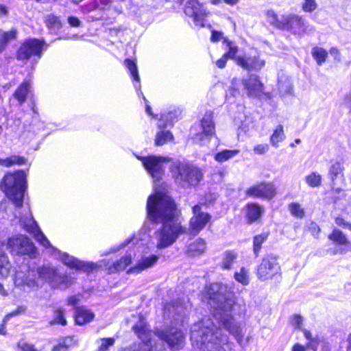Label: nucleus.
<instances>
[{
    "instance_id": "obj_22",
    "label": "nucleus",
    "mask_w": 351,
    "mask_h": 351,
    "mask_svg": "<svg viewBox=\"0 0 351 351\" xmlns=\"http://www.w3.org/2000/svg\"><path fill=\"white\" fill-rule=\"evenodd\" d=\"M242 84L250 97H257L262 92L263 84L256 75H250L247 78L243 79Z\"/></svg>"
},
{
    "instance_id": "obj_33",
    "label": "nucleus",
    "mask_w": 351,
    "mask_h": 351,
    "mask_svg": "<svg viewBox=\"0 0 351 351\" xmlns=\"http://www.w3.org/2000/svg\"><path fill=\"white\" fill-rule=\"evenodd\" d=\"M237 253L234 251H226L223 254L221 267L223 270H230L232 268L237 258Z\"/></svg>"
},
{
    "instance_id": "obj_64",
    "label": "nucleus",
    "mask_w": 351,
    "mask_h": 351,
    "mask_svg": "<svg viewBox=\"0 0 351 351\" xmlns=\"http://www.w3.org/2000/svg\"><path fill=\"white\" fill-rule=\"evenodd\" d=\"M343 104L351 112V89L349 93L345 97Z\"/></svg>"
},
{
    "instance_id": "obj_55",
    "label": "nucleus",
    "mask_w": 351,
    "mask_h": 351,
    "mask_svg": "<svg viewBox=\"0 0 351 351\" xmlns=\"http://www.w3.org/2000/svg\"><path fill=\"white\" fill-rule=\"evenodd\" d=\"M228 46L229 47L228 51L224 56L228 58H234L238 51L237 47L232 45L230 42H228Z\"/></svg>"
},
{
    "instance_id": "obj_27",
    "label": "nucleus",
    "mask_w": 351,
    "mask_h": 351,
    "mask_svg": "<svg viewBox=\"0 0 351 351\" xmlns=\"http://www.w3.org/2000/svg\"><path fill=\"white\" fill-rule=\"evenodd\" d=\"M278 87L280 97L293 95V84L291 80L287 77H280L278 79Z\"/></svg>"
},
{
    "instance_id": "obj_52",
    "label": "nucleus",
    "mask_w": 351,
    "mask_h": 351,
    "mask_svg": "<svg viewBox=\"0 0 351 351\" xmlns=\"http://www.w3.org/2000/svg\"><path fill=\"white\" fill-rule=\"evenodd\" d=\"M26 276L21 271H17L14 277V285L18 287L25 286Z\"/></svg>"
},
{
    "instance_id": "obj_29",
    "label": "nucleus",
    "mask_w": 351,
    "mask_h": 351,
    "mask_svg": "<svg viewBox=\"0 0 351 351\" xmlns=\"http://www.w3.org/2000/svg\"><path fill=\"white\" fill-rule=\"evenodd\" d=\"M44 22L49 31L54 34H57L62 27L60 18L53 14H47L45 16Z\"/></svg>"
},
{
    "instance_id": "obj_60",
    "label": "nucleus",
    "mask_w": 351,
    "mask_h": 351,
    "mask_svg": "<svg viewBox=\"0 0 351 351\" xmlns=\"http://www.w3.org/2000/svg\"><path fill=\"white\" fill-rule=\"evenodd\" d=\"M20 351H38L33 345L23 342L19 343Z\"/></svg>"
},
{
    "instance_id": "obj_9",
    "label": "nucleus",
    "mask_w": 351,
    "mask_h": 351,
    "mask_svg": "<svg viewBox=\"0 0 351 351\" xmlns=\"http://www.w3.org/2000/svg\"><path fill=\"white\" fill-rule=\"evenodd\" d=\"M141 160L147 172L152 176L154 182L160 181L165 172L164 164L167 159L162 156H149L138 157Z\"/></svg>"
},
{
    "instance_id": "obj_45",
    "label": "nucleus",
    "mask_w": 351,
    "mask_h": 351,
    "mask_svg": "<svg viewBox=\"0 0 351 351\" xmlns=\"http://www.w3.org/2000/svg\"><path fill=\"white\" fill-rule=\"evenodd\" d=\"M49 325L53 326L55 324H60L62 326L66 325V320L64 317V310L59 308L54 312V316L52 320L49 322Z\"/></svg>"
},
{
    "instance_id": "obj_51",
    "label": "nucleus",
    "mask_w": 351,
    "mask_h": 351,
    "mask_svg": "<svg viewBox=\"0 0 351 351\" xmlns=\"http://www.w3.org/2000/svg\"><path fill=\"white\" fill-rule=\"evenodd\" d=\"M317 8V4L315 0H304L302 4V9L304 12H312Z\"/></svg>"
},
{
    "instance_id": "obj_2",
    "label": "nucleus",
    "mask_w": 351,
    "mask_h": 351,
    "mask_svg": "<svg viewBox=\"0 0 351 351\" xmlns=\"http://www.w3.org/2000/svg\"><path fill=\"white\" fill-rule=\"evenodd\" d=\"M207 295L208 304L214 310L215 319L241 344L245 334L243 328L240 323L234 321L231 314L235 304L234 294L226 285L213 283L208 289Z\"/></svg>"
},
{
    "instance_id": "obj_16",
    "label": "nucleus",
    "mask_w": 351,
    "mask_h": 351,
    "mask_svg": "<svg viewBox=\"0 0 351 351\" xmlns=\"http://www.w3.org/2000/svg\"><path fill=\"white\" fill-rule=\"evenodd\" d=\"M283 25L281 30L289 31L293 34L302 35L307 31L305 20L297 14H283Z\"/></svg>"
},
{
    "instance_id": "obj_39",
    "label": "nucleus",
    "mask_w": 351,
    "mask_h": 351,
    "mask_svg": "<svg viewBox=\"0 0 351 351\" xmlns=\"http://www.w3.org/2000/svg\"><path fill=\"white\" fill-rule=\"evenodd\" d=\"M285 138V134L284 133L283 126L282 125H279L271 136L270 143L273 147H278V143L283 141Z\"/></svg>"
},
{
    "instance_id": "obj_7",
    "label": "nucleus",
    "mask_w": 351,
    "mask_h": 351,
    "mask_svg": "<svg viewBox=\"0 0 351 351\" xmlns=\"http://www.w3.org/2000/svg\"><path fill=\"white\" fill-rule=\"evenodd\" d=\"M170 169L176 182L183 188L196 186L203 178L201 169L188 163L175 162Z\"/></svg>"
},
{
    "instance_id": "obj_5",
    "label": "nucleus",
    "mask_w": 351,
    "mask_h": 351,
    "mask_svg": "<svg viewBox=\"0 0 351 351\" xmlns=\"http://www.w3.org/2000/svg\"><path fill=\"white\" fill-rule=\"evenodd\" d=\"M26 173L23 170L9 173L3 177L1 188L16 208L23 206L27 189Z\"/></svg>"
},
{
    "instance_id": "obj_4",
    "label": "nucleus",
    "mask_w": 351,
    "mask_h": 351,
    "mask_svg": "<svg viewBox=\"0 0 351 351\" xmlns=\"http://www.w3.org/2000/svg\"><path fill=\"white\" fill-rule=\"evenodd\" d=\"M8 247L11 252L16 254L27 255L30 258H35L37 253L34 243L25 235L10 238L7 244L0 241V278H7L12 267L5 252Z\"/></svg>"
},
{
    "instance_id": "obj_59",
    "label": "nucleus",
    "mask_w": 351,
    "mask_h": 351,
    "mask_svg": "<svg viewBox=\"0 0 351 351\" xmlns=\"http://www.w3.org/2000/svg\"><path fill=\"white\" fill-rule=\"evenodd\" d=\"M309 231L314 237H317L320 232V228L318 225L315 222H311L308 227Z\"/></svg>"
},
{
    "instance_id": "obj_47",
    "label": "nucleus",
    "mask_w": 351,
    "mask_h": 351,
    "mask_svg": "<svg viewBox=\"0 0 351 351\" xmlns=\"http://www.w3.org/2000/svg\"><path fill=\"white\" fill-rule=\"evenodd\" d=\"M234 278L243 285H247L250 282L248 271L244 267L241 268L239 271L235 272Z\"/></svg>"
},
{
    "instance_id": "obj_53",
    "label": "nucleus",
    "mask_w": 351,
    "mask_h": 351,
    "mask_svg": "<svg viewBox=\"0 0 351 351\" xmlns=\"http://www.w3.org/2000/svg\"><path fill=\"white\" fill-rule=\"evenodd\" d=\"M133 241H134L133 237L127 239L123 243H122L119 245L114 246V247H112L110 250V252L108 253H115V252L119 251L121 249L129 245L130 244L134 245V242Z\"/></svg>"
},
{
    "instance_id": "obj_20",
    "label": "nucleus",
    "mask_w": 351,
    "mask_h": 351,
    "mask_svg": "<svg viewBox=\"0 0 351 351\" xmlns=\"http://www.w3.org/2000/svg\"><path fill=\"white\" fill-rule=\"evenodd\" d=\"M159 256L156 254H150L148 256H143L136 263V264L131 267L128 273L139 274L141 271L153 267L158 261Z\"/></svg>"
},
{
    "instance_id": "obj_13",
    "label": "nucleus",
    "mask_w": 351,
    "mask_h": 351,
    "mask_svg": "<svg viewBox=\"0 0 351 351\" xmlns=\"http://www.w3.org/2000/svg\"><path fill=\"white\" fill-rule=\"evenodd\" d=\"M132 330L143 343L137 351H156L152 346V332L144 319L140 317L138 322L133 326ZM133 351L136 350L134 349Z\"/></svg>"
},
{
    "instance_id": "obj_46",
    "label": "nucleus",
    "mask_w": 351,
    "mask_h": 351,
    "mask_svg": "<svg viewBox=\"0 0 351 351\" xmlns=\"http://www.w3.org/2000/svg\"><path fill=\"white\" fill-rule=\"evenodd\" d=\"M305 181L312 188L318 187L322 184V176L315 172H312L305 177Z\"/></svg>"
},
{
    "instance_id": "obj_17",
    "label": "nucleus",
    "mask_w": 351,
    "mask_h": 351,
    "mask_svg": "<svg viewBox=\"0 0 351 351\" xmlns=\"http://www.w3.org/2000/svg\"><path fill=\"white\" fill-rule=\"evenodd\" d=\"M200 125L202 132L196 134L195 138L200 143H204L205 141H208L210 138L215 134V123L213 122V112H206L201 120Z\"/></svg>"
},
{
    "instance_id": "obj_14",
    "label": "nucleus",
    "mask_w": 351,
    "mask_h": 351,
    "mask_svg": "<svg viewBox=\"0 0 351 351\" xmlns=\"http://www.w3.org/2000/svg\"><path fill=\"white\" fill-rule=\"evenodd\" d=\"M193 217L190 219L189 229L194 234H198L203 230L210 221L211 216L209 213L204 212L200 205H195L193 208Z\"/></svg>"
},
{
    "instance_id": "obj_6",
    "label": "nucleus",
    "mask_w": 351,
    "mask_h": 351,
    "mask_svg": "<svg viewBox=\"0 0 351 351\" xmlns=\"http://www.w3.org/2000/svg\"><path fill=\"white\" fill-rule=\"evenodd\" d=\"M82 12L87 14L88 21H104L112 23L123 13V9L114 5L113 0H93L83 7Z\"/></svg>"
},
{
    "instance_id": "obj_21",
    "label": "nucleus",
    "mask_w": 351,
    "mask_h": 351,
    "mask_svg": "<svg viewBox=\"0 0 351 351\" xmlns=\"http://www.w3.org/2000/svg\"><path fill=\"white\" fill-rule=\"evenodd\" d=\"M343 170L344 167L342 162L339 161H331V165L328 170V176L331 180L333 189L344 182Z\"/></svg>"
},
{
    "instance_id": "obj_30",
    "label": "nucleus",
    "mask_w": 351,
    "mask_h": 351,
    "mask_svg": "<svg viewBox=\"0 0 351 351\" xmlns=\"http://www.w3.org/2000/svg\"><path fill=\"white\" fill-rule=\"evenodd\" d=\"M17 32L12 29L5 32L0 29V54L6 49L9 43L16 38Z\"/></svg>"
},
{
    "instance_id": "obj_34",
    "label": "nucleus",
    "mask_w": 351,
    "mask_h": 351,
    "mask_svg": "<svg viewBox=\"0 0 351 351\" xmlns=\"http://www.w3.org/2000/svg\"><path fill=\"white\" fill-rule=\"evenodd\" d=\"M132 256L131 253L127 254L125 256L121 257L114 265L109 267L110 273L123 271L132 263Z\"/></svg>"
},
{
    "instance_id": "obj_36",
    "label": "nucleus",
    "mask_w": 351,
    "mask_h": 351,
    "mask_svg": "<svg viewBox=\"0 0 351 351\" xmlns=\"http://www.w3.org/2000/svg\"><path fill=\"white\" fill-rule=\"evenodd\" d=\"M205 250V241L202 239H197L189 245L187 252L189 255L195 256L202 254L204 252Z\"/></svg>"
},
{
    "instance_id": "obj_8",
    "label": "nucleus",
    "mask_w": 351,
    "mask_h": 351,
    "mask_svg": "<svg viewBox=\"0 0 351 351\" xmlns=\"http://www.w3.org/2000/svg\"><path fill=\"white\" fill-rule=\"evenodd\" d=\"M281 274V268L278 262V257L274 254L266 255L257 268V277L261 281L273 279Z\"/></svg>"
},
{
    "instance_id": "obj_12",
    "label": "nucleus",
    "mask_w": 351,
    "mask_h": 351,
    "mask_svg": "<svg viewBox=\"0 0 351 351\" xmlns=\"http://www.w3.org/2000/svg\"><path fill=\"white\" fill-rule=\"evenodd\" d=\"M155 335L165 341L171 350H177L182 347L184 335L180 329L176 328H172L169 330L157 329Z\"/></svg>"
},
{
    "instance_id": "obj_58",
    "label": "nucleus",
    "mask_w": 351,
    "mask_h": 351,
    "mask_svg": "<svg viewBox=\"0 0 351 351\" xmlns=\"http://www.w3.org/2000/svg\"><path fill=\"white\" fill-rule=\"evenodd\" d=\"M269 150V146L267 144H261L254 147V152L257 154H263Z\"/></svg>"
},
{
    "instance_id": "obj_43",
    "label": "nucleus",
    "mask_w": 351,
    "mask_h": 351,
    "mask_svg": "<svg viewBox=\"0 0 351 351\" xmlns=\"http://www.w3.org/2000/svg\"><path fill=\"white\" fill-rule=\"evenodd\" d=\"M239 153V149H234V150H228L225 149L222 152H218L215 154V159L219 162H223L235 156H237Z\"/></svg>"
},
{
    "instance_id": "obj_57",
    "label": "nucleus",
    "mask_w": 351,
    "mask_h": 351,
    "mask_svg": "<svg viewBox=\"0 0 351 351\" xmlns=\"http://www.w3.org/2000/svg\"><path fill=\"white\" fill-rule=\"evenodd\" d=\"M25 286L30 289H38L40 287V284L38 282V280H36V279H33L29 278V276H26V280H25Z\"/></svg>"
},
{
    "instance_id": "obj_42",
    "label": "nucleus",
    "mask_w": 351,
    "mask_h": 351,
    "mask_svg": "<svg viewBox=\"0 0 351 351\" xmlns=\"http://www.w3.org/2000/svg\"><path fill=\"white\" fill-rule=\"evenodd\" d=\"M268 234L262 233L256 235L253 240V251L256 257H258L262 247V244L267 239Z\"/></svg>"
},
{
    "instance_id": "obj_26",
    "label": "nucleus",
    "mask_w": 351,
    "mask_h": 351,
    "mask_svg": "<svg viewBox=\"0 0 351 351\" xmlns=\"http://www.w3.org/2000/svg\"><path fill=\"white\" fill-rule=\"evenodd\" d=\"M36 274L38 276V280H40L42 282H47L51 286L53 280H55L58 272L54 268L40 267L37 268Z\"/></svg>"
},
{
    "instance_id": "obj_28",
    "label": "nucleus",
    "mask_w": 351,
    "mask_h": 351,
    "mask_svg": "<svg viewBox=\"0 0 351 351\" xmlns=\"http://www.w3.org/2000/svg\"><path fill=\"white\" fill-rule=\"evenodd\" d=\"M74 282V278L70 276L57 274L55 280H53L51 287L64 290Z\"/></svg>"
},
{
    "instance_id": "obj_3",
    "label": "nucleus",
    "mask_w": 351,
    "mask_h": 351,
    "mask_svg": "<svg viewBox=\"0 0 351 351\" xmlns=\"http://www.w3.org/2000/svg\"><path fill=\"white\" fill-rule=\"evenodd\" d=\"M191 341L199 351H231L228 337L208 317L195 323L191 328Z\"/></svg>"
},
{
    "instance_id": "obj_19",
    "label": "nucleus",
    "mask_w": 351,
    "mask_h": 351,
    "mask_svg": "<svg viewBox=\"0 0 351 351\" xmlns=\"http://www.w3.org/2000/svg\"><path fill=\"white\" fill-rule=\"evenodd\" d=\"M237 63L244 69L248 71H260L265 65V60L260 58L259 55H247L239 57Z\"/></svg>"
},
{
    "instance_id": "obj_50",
    "label": "nucleus",
    "mask_w": 351,
    "mask_h": 351,
    "mask_svg": "<svg viewBox=\"0 0 351 351\" xmlns=\"http://www.w3.org/2000/svg\"><path fill=\"white\" fill-rule=\"evenodd\" d=\"M348 252H351V243L348 241L346 245H341L336 247L334 250H330V253L331 255H335L337 254H345Z\"/></svg>"
},
{
    "instance_id": "obj_35",
    "label": "nucleus",
    "mask_w": 351,
    "mask_h": 351,
    "mask_svg": "<svg viewBox=\"0 0 351 351\" xmlns=\"http://www.w3.org/2000/svg\"><path fill=\"white\" fill-rule=\"evenodd\" d=\"M125 66L128 68L130 71V75L132 77L133 80L136 82L134 86L136 90H140L141 84H140V77L138 72V69L136 64L134 61L130 59H126L124 61Z\"/></svg>"
},
{
    "instance_id": "obj_48",
    "label": "nucleus",
    "mask_w": 351,
    "mask_h": 351,
    "mask_svg": "<svg viewBox=\"0 0 351 351\" xmlns=\"http://www.w3.org/2000/svg\"><path fill=\"white\" fill-rule=\"evenodd\" d=\"M289 209L292 215L302 218L304 215V211L298 203H291L289 206Z\"/></svg>"
},
{
    "instance_id": "obj_11",
    "label": "nucleus",
    "mask_w": 351,
    "mask_h": 351,
    "mask_svg": "<svg viewBox=\"0 0 351 351\" xmlns=\"http://www.w3.org/2000/svg\"><path fill=\"white\" fill-rule=\"evenodd\" d=\"M19 221L23 228L28 233L33 235L35 239L40 245L45 247H51L49 241L42 232L38 225L34 219L32 214L29 210L27 211L26 215L20 217Z\"/></svg>"
},
{
    "instance_id": "obj_41",
    "label": "nucleus",
    "mask_w": 351,
    "mask_h": 351,
    "mask_svg": "<svg viewBox=\"0 0 351 351\" xmlns=\"http://www.w3.org/2000/svg\"><path fill=\"white\" fill-rule=\"evenodd\" d=\"M312 56L319 66L326 62L327 51L322 47H315L312 49Z\"/></svg>"
},
{
    "instance_id": "obj_23",
    "label": "nucleus",
    "mask_w": 351,
    "mask_h": 351,
    "mask_svg": "<svg viewBox=\"0 0 351 351\" xmlns=\"http://www.w3.org/2000/svg\"><path fill=\"white\" fill-rule=\"evenodd\" d=\"M181 114L179 109H173L167 112H162L158 122L159 128H167L173 125V123L178 121V117Z\"/></svg>"
},
{
    "instance_id": "obj_56",
    "label": "nucleus",
    "mask_w": 351,
    "mask_h": 351,
    "mask_svg": "<svg viewBox=\"0 0 351 351\" xmlns=\"http://www.w3.org/2000/svg\"><path fill=\"white\" fill-rule=\"evenodd\" d=\"M303 318L302 316L299 315H295L291 320L292 325L295 327V328L302 330Z\"/></svg>"
},
{
    "instance_id": "obj_44",
    "label": "nucleus",
    "mask_w": 351,
    "mask_h": 351,
    "mask_svg": "<svg viewBox=\"0 0 351 351\" xmlns=\"http://www.w3.org/2000/svg\"><path fill=\"white\" fill-rule=\"evenodd\" d=\"M173 139V135L169 130H161L156 135V145L160 146Z\"/></svg>"
},
{
    "instance_id": "obj_61",
    "label": "nucleus",
    "mask_w": 351,
    "mask_h": 351,
    "mask_svg": "<svg viewBox=\"0 0 351 351\" xmlns=\"http://www.w3.org/2000/svg\"><path fill=\"white\" fill-rule=\"evenodd\" d=\"M68 23L71 27H80L82 25L80 20L75 16H69L68 18Z\"/></svg>"
},
{
    "instance_id": "obj_37",
    "label": "nucleus",
    "mask_w": 351,
    "mask_h": 351,
    "mask_svg": "<svg viewBox=\"0 0 351 351\" xmlns=\"http://www.w3.org/2000/svg\"><path fill=\"white\" fill-rule=\"evenodd\" d=\"M265 16L267 21L271 25L280 30L282 27H285L283 25V15L279 18L278 14L273 10H268L265 13Z\"/></svg>"
},
{
    "instance_id": "obj_10",
    "label": "nucleus",
    "mask_w": 351,
    "mask_h": 351,
    "mask_svg": "<svg viewBox=\"0 0 351 351\" xmlns=\"http://www.w3.org/2000/svg\"><path fill=\"white\" fill-rule=\"evenodd\" d=\"M184 13L193 19L196 26L199 27L206 26V17L209 12L198 0H188L185 5Z\"/></svg>"
},
{
    "instance_id": "obj_25",
    "label": "nucleus",
    "mask_w": 351,
    "mask_h": 351,
    "mask_svg": "<svg viewBox=\"0 0 351 351\" xmlns=\"http://www.w3.org/2000/svg\"><path fill=\"white\" fill-rule=\"evenodd\" d=\"M58 254V258H59L64 265L71 269H82L84 267L85 263L76 258L70 256L66 252H62L60 250H56Z\"/></svg>"
},
{
    "instance_id": "obj_1",
    "label": "nucleus",
    "mask_w": 351,
    "mask_h": 351,
    "mask_svg": "<svg viewBox=\"0 0 351 351\" xmlns=\"http://www.w3.org/2000/svg\"><path fill=\"white\" fill-rule=\"evenodd\" d=\"M147 212L152 221L162 224L152 237L157 249L172 245L181 234L186 232V228L181 225L178 217L176 204L169 196L149 195L147 201Z\"/></svg>"
},
{
    "instance_id": "obj_31",
    "label": "nucleus",
    "mask_w": 351,
    "mask_h": 351,
    "mask_svg": "<svg viewBox=\"0 0 351 351\" xmlns=\"http://www.w3.org/2000/svg\"><path fill=\"white\" fill-rule=\"evenodd\" d=\"M263 208L258 204L250 203L247 205L246 217L249 223L256 221L261 216Z\"/></svg>"
},
{
    "instance_id": "obj_49",
    "label": "nucleus",
    "mask_w": 351,
    "mask_h": 351,
    "mask_svg": "<svg viewBox=\"0 0 351 351\" xmlns=\"http://www.w3.org/2000/svg\"><path fill=\"white\" fill-rule=\"evenodd\" d=\"M100 345L98 351H108L109 348L112 346L115 343V339L113 337L101 338L99 339Z\"/></svg>"
},
{
    "instance_id": "obj_38",
    "label": "nucleus",
    "mask_w": 351,
    "mask_h": 351,
    "mask_svg": "<svg viewBox=\"0 0 351 351\" xmlns=\"http://www.w3.org/2000/svg\"><path fill=\"white\" fill-rule=\"evenodd\" d=\"M27 159L23 156L12 155L6 158H0V165L5 167H10L12 165H22L25 164Z\"/></svg>"
},
{
    "instance_id": "obj_40",
    "label": "nucleus",
    "mask_w": 351,
    "mask_h": 351,
    "mask_svg": "<svg viewBox=\"0 0 351 351\" xmlns=\"http://www.w3.org/2000/svg\"><path fill=\"white\" fill-rule=\"evenodd\" d=\"M328 239L338 245H346L349 241L346 234L338 229H334L328 235Z\"/></svg>"
},
{
    "instance_id": "obj_18",
    "label": "nucleus",
    "mask_w": 351,
    "mask_h": 351,
    "mask_svg": "<svg viewBox=\"0 0 351 351\" xmlns=\"http://www.w3.org/2000/svg\"><path fill=\"white\" fill-rule=\"evenodd\" d=\"M245 194L248 197L269 199L275 195V189L271 183L263 182L248 188Z\"/></svg>"
},
{
    "instance_id": "obj_24",
    "label": "nucleus",
    "mask_w": 351,
    "mask_h": 351,
    "mask_svg": "<svg viewBox=\"0 0 351 351\" xmlns=\"http://www.w3.org/2000/svg\"><path fill=\"white\" fill-rule=\"evenodd\" d=\"M74 315L75 323L80 326L89 323L95 317V314L84 306L75 308Z\"/></svg>"
},
{
    "instance_id": "obj_62",
    "label": "nucleus",
    "mask_w": 351,
    "mask_h": 351,
    "mask_svg": "<svg viewBox=\"0 0 351 351\" xmlns=\"http://www.w3.org/2000/svg\"><path fill=\"white\" fill-rule=\"evenodd\" d=\"M335 223L337 225H338L339 226H342L343 228H348L350 230H351V223L346 222L341 217H337L335 219Z\"/></svg>"
},
{
    "instance_id": "obj_32",
    "label": "nucleus",
    "mask_w": 351,
    "mask_h": 351,
    "mask_svg": "<svg viewBox=\"0 0 351 351\" xmlns=\"http://www.w3.org/2000/svg\"><path fill=\"white\" fill-rule=\"evenodd\" d=\"M30 87V83L28 81L25 80L14 92L13 96L16 99H17L20 105H22L25 102Z\"/></svg>"
},
{
    "instance_id": "obj_15",
    "label": "nucleus",
    "mask_w": 351,
    "mask_h": 351,
    "mask_svg": "<svg viewBox=\"0 0 351 351\" xmlns=\"http://www.w3.org/2000/svg\"><path fill=\"white\" fill-rule=\"evenodd\" d=\"M43 43L38 39L27 40L18 50L17 58L19 60H28L32 56L40 58Z\"/></svg>"
},
{
    "instance_id": "obj_54",
    "label": "nucleus",
    "mask_w": 351,
    "mask_h": 351,
    "mask_svg": "<svg viewBox=\"0 0 351 351\" xmlns=\"http://www.w3.org/2000/svg\"><path fill=\"white\" fill-rule=\"evenodd\" d=\"M319 342V337L318 336H315L308 342L306 348L307 349H311L313 351H317Z\"/></svg>"
},
{
    "instance_id": "obj_63",
    "label": "nucleus",
    "mask_w": 351,
    "mask_h": 351,
    "mask_svg": "<svg viewBox=\"0 0 351 351\" xmlns=\"http://www.w3.org/2000/svg\"><path fill=\"white\" fill-rule=\"evenodd\" d=\"M79 298L76 295H71L67 299V304L69 306H75L79 302Z\"/></svg>"
}]
</instances>
